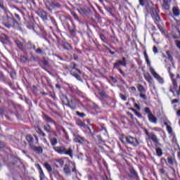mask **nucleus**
I'll return each mask as SVG.
<instances>
[{
	"label": "nucleus",
	"instance_id": "58836bf2",
	"mask_svg": "<svg viewBox=\"0 0 180 180\" xmlns=\"http://www.w3.org/2000/svg\"><path fill=\"white\" fill-rule=\"evenodd\" d=\"M166 54H167L169 60H170V61H172L174 58H172V56L171 55V52L169 51H167Z\"/></svg>",
	"mask_w": 180,
	"mask_h": 180
},
{
	"label": "nucleus",
	"instance_id": "dca6fc26",
	"mask_svg": "<svg viewBox=\"0 0 180 180\" xmlns=\"http://www.w3.org/2000/svg\"><path fill=\"white\" fill-rule=\"evenodd\" d=\"M33 151H35V153H37V154H41L43 153V148L41 146H36L33 145L32 147H30Z\"/></svg>",
	"mask_w": 180,
	"mask_h": 180
},
{
	"label": "nucleus",
	"instance_id": "de8ad7c7",
	"mask_svg": "<svg viewBox=\"0 0 180 180\" xmlns=\"http://www.w3.org/2000/svg\"><path fill=\"white\" fill-rule=\"evenodd\" d=\"M168 164H170V165H174V160L171 158H167Z\"/></svg>",
	"mask_w": 180,
	"mask_h": 180
},
{
	"label": "nucleus",
	"instance_id": "e433bc0d",
	"mask_svg": "<svg viewBox=\"0 0 180 180\" xmlns=\"http://www.w3.org/2000/svg\"><path fill=\"white\" fill-rule=\"evenodd\" d=\"M145 113H147L148 115H153V112H151V110H150V108H144Z\"/></svg>",
	"mask_w": 180,
	"mask_h": 180
},
{
	"label": "nucleus",
	"instance_id": "2f4dec72",
	"mask_svg": "<svg viewBox=\"0 0 180 180\" xmlns=\"http://www.w3.org/2000/svg\"><path fill=\"white\" fill-rule=\"evenodd\" d=\"M76 124H77V126H79V127H84L85 128V124H84V122H82V121L81 120H77L76 122Z\"/></svg>",
	"mask_w": 180,
	"mask_h": 180
},
{
	"label": "nucleus",
	"instance_id": "aec40b11",
	"mask_svg": "<svg viewBox=\"0 0 180 180\" xmlns=\"http://www.w3.org/2000/svg\"><path fill=\"white\" fill-rule=\"evenodd\" d=\"M162 8L165 11H169L171 6H169V4H168V1L166 0H163V4H162Z\"/></svg>",
	"mask_w": 180,
	"mask_h": 180
},
{
	"label": "nucleus",
	"instance_id": "39448f33",
	"mask_svg": "<svg viewBox=\"0 0 180 180\" xmlns=\"http://www.w3.org/2000/svg\"><path fill=\"white\" fill-rule=\"evenodd\" d=\"M71 171H72V172H77L75 165H71L70 164H65L63 167V172L65 175H71Z\"/></svg>",
	"mask_w": 180,
	"mask_h": 180
},
{
	"label": "nucleus",
	"instance_id": "423d86ee",
	"mask_svg": "<svg viewBox=\"0 0 180 180\" xmlns=\"http://www.w3.org/2000/svg\"><path fill=\"white\" fill-rule=\"evenodd\" d=\"M73 141L75 143H78V144H85V143L88 142L86 139L84 138V136H81L78 133H73Z\"/></svg>",
	"mask_w": 180,
	"mask_h": 180
},
{
	"label": "nucleus",
	"instance_id": "cd10ccee",
	"mask_svg": "<svg viewBox=\"0 0 180 180\" xmlns=\"http://www.w3.org/2000/svg\"><path fill=\"white\" fill-rule=\"evenodd\" d=\"M120 64V65H123V67H126L127 61L126 58H122V60L117 61Z\"/></svg>",
	"mask_w": 180,
	"mask_h": 180
},
{
	"label": "nucleus",
	"instance_id": "052dcab7",
	"mask_svg": "<svg viewBox=\"0 0 180 180\" xmlns=\"http://www.w3.org/2000/svg\"><path fill=\"white\" fill-rule=\"evenodd\" d=\"M168 71H169V73L170 74L171 78H172L173 77H175V75H174V74H172V72H171V68L169 67Z\"/></svg>",
	"mask_w": 180,
	"mask_h": 180
},
{
	"label": "nucleus",
	"instance_id": "f3484780",
	"mask_svg": "<svg viewBox=\"0 0 180 180\" xmlns=\"http://www.w3.org/2000/svg\"><path fill=\"white\" fill-rule=\"evenodd\" d=\"M70 74H71V75H72V77H75V78H76V79H77V81H80L81 82H82V79H81V76H79V75H78V73H77L76 71L71 70Z\"/></svg>",
	"mask_w": 180,
	"mask_h": 180
},
{
	"label": "nucleus",
	"instance_id": "4be33fe9",
	"mask_svg": "<svg viewBox=\"0 0 180 180\" xmlns=\"http://www.w3.org/2000/svg\"><path fill=\"white\" fill-rule=\"evenodd\" d=\"M44 119L46 120V122H48V123H53V124L56 125V121L53 120L51 117H49L47 115L44 116Z\"/></svg>",
	"mask_w": 180,
	"mask_h": 180
},
{
	"label": "nucleus",
	"instance_id": "e2e57ef3",
	"mask_svg": "<svg viewBox=\"0 0 180 180\" xmlns=\"http://www.w3.org/2000/svg\"><path fill=\"white\" fill-rule=\"evenodd\" d=\"M15 75H16V72H11V77H12V78H15Z\"/></svg>",
	"mask_w": 180,
	"mask_h": 180
},
{
	"label": "nucleus",
	"instance_id": "c03bdc74",
	"mask_svg": "<svg viewBox=\"0 0 180 180\" xmlns=\"http://www.w3.org/2000/svg\"><path fill=\"white\" fill-rule=\"evenodd\" d=\"M39 175L40 180L44 179V173L43 172V170H41V172H39Z\"/></svg>",
	"mask_w": 180,
	"mask_h": 180
},
{
	"label": "nucleus",
	"instance_id": "2eb2a0df",
	"mask_svg": "<svg viewBox=\"0 0 180 180\" xmlns=\"http://www.w3.org/2000/svg\"><path fill=\"white\" fill-rule=\"evenodd\" d=\"M62 46H63V49H65V50H68V51H71V50H72V46L68 41H63Z\"/></svg>",
	"mask_w": 180,
	"mask_h": 180
},
{
	"label": "nucleus",
	"instance_id": "412c9836",
	"mask_svg": "<svg viewBox=\"0 0 180 180\" xmlns=\"http://www.w3.org/2000/svg\"><path fill=\"white\" fill-rule=\"evenodd\" d=\"M71 67H72V71H77L80 75L82 74V72H81L80 70L77 68V64L75 63H71Z\"/></svg>",
	"mask_w": 180,
	"mask_h": 180
},
{
	"label": "nucleus",
	"instance_id": "4c0bfd02",
	"mask_svg": "<svg viewBox=\"0 0 180 180\" xmlns=\"http://www.w3.org/2000/svg\"><path fill=\"white\" fill-rule=\"evenodd\" d=\"M71 15H72V16H73V18H75L76 19V20H79V17L78 16L77 14H76L75 12L72 11Z\"/></svg>",
	"mask_w": 180,
	"mask_h": 180
},
{
	"label": "nucleus",
	"instance_id": "393cba45",
	"mask_svg": "<svg viewBox=\"0 0 180 180\" xmlns=\"http://www.w3.org/2000/svg\"><path fill=\"white\" fill-rule=\"evenodd\" d=\"M137 89L140 94H146V88H144L143 85L139 84L137 86Z\"/></svg>",
	"mask_w": 180,
	"mask_h": 180
},
{
	"label": "nucleus",
	"instance_id": "c9c22d12",
	"mask_svg": "<svg viewBox=\"0 0 180 180\" xmlns=\"http://www.w3.org/2000/svg\"><path fill=\"white\" fill-rule=\"evenodd\" d=\"M173 27H174V29H175V30H176V32L179 33V36H180V30H179L180 23H178L176 25H174Z\"/></svg>",
	"mask_w": 180,
	"mask_h": 180
},
{
	"label": "nucleus",
	"instance_id": "a19ab883",
	"mask_svg": "<svg viewBox=\"0 0 180 180\" xmlns=\"http://www.w3.org/2000/svg\"><path fill=\"white\" fill-rule=\"evenodd\" d=\"M84 15H89L91 13V8L86 7L84 9Z\"/></svg>",
	"mask_w": 180,
	"mask_h": 180
},
{
	"label": "nucleus",
	"instance_id": "9b49d317",
	"mask_svg": "<svg viewBox=\"0 0 180 180\" xmlns=\"http://www.w3.org/2000/svg\"><path fill=\"white\" fill-rule=\"evenodd\" d=\"M129 178L130 180H137L139 179V174L134 169H131L129 170Z\"/></svg>",
	"mask_w": 180,
	"mask_h": 180
},
{
	"label": "nucleus",
	"instance_id": "0e129e2a",
	"mask_svg": "<svg viewBox=\"0 0 180 180\" xmlns=\"http://www.w3.org/2000/svg\"><path fill=\"white\" fill-rule=\"evenodd\" d=\"M159 172L160 174H165V170L164 169H160Z\"/></svg>",
	"mask_w": 180,
	"mask_h": 180
},
{
	"label": "nucleus",
	"instance_id": "9d476101",
	"mask_svg": "<svg viewBox=\"0 0 180 180\" xmlns=\"http://www.w3.org/2000/svg\"><path fill=\"white\" fill-rule=\"evenodd\" d=\"M60 99H61L62 102L63 103H65V105L70 106V108H71V106H72V100H71L70 101V100L68 99V97H67V96L62 94L60 96Z\"/></svg>",
	"mask_w": 180,
	"mask_h": 180
},
{
	"label": "nucleus",
	"instance_id": "72a5a7b5",
	"mask_svg": "<svg viewBox=\"0 0 180 180\" xmlns=\"http://www.w3.org/2000/svg\"><path fill=\"white\" fill-rule=\"evenodd\" d=\"M165 124L167 126V130L169 134H172V127H171V126L168 125L167 123H165Z\"/></svg>",
	"mask_w": 180,
	"mask_h": 180
},
{
	"label": "nucleus",
	"instance_id": "f8f14e48",
	"mask_svg": "<svg viewBox=\"0 0 180 180\" xmlns=\"http://www.w3.org/2000/svg\"><path fill=\"white\" fill-rule=\"evenodd\" d=\"M44 130L46 131L47 134H49V137H51V134H54V131H53L51 126H50L49 124L44 125Z\"/></svg>",
	"mask_w": 180,
	"mask_h": 180
},
{
	"label": "nucleus",
	"instance_id": "3c124183",
	"mask_svg": "<svg viewBox=\"0 0 180 180\" xmlns=\"http://www.w3.org/2000/svg\"><path fill=\"white\" fill-rule=\"evenodd\" d=\"M120 96L121 99H122V101H127V97H126V96L120 94Z\"/></svg>",
	"mask_w": 180,
	"mask_h": 180
},
{
	"label": "nucleus",
	"instance_id": "a18cd8bd",
	"mask_svg": "<svg viewBox=\"0 0 180 180\" xmlns=\"http://www.w3.org/2000/svg\"><path fill=\"white\" fill-rule=\"evenodd\" d=\"M42 64H44V65H45V67H49V62L46 60V59H43L41 60Z\"/></svg>",
	"mask_w": 180,
	"mask_h": 180
},
{
	"label": "nucleus",
	"instance_id": "680f3d73",
	"mask_svg": "<svg viewBox=\"0 0 180 180\" xmlns=\"http://www.w3.org/2000/svg\"><path fill=\"white\" fill-rule=\"evenodd\" d=\"M128 116H130L131 120H134V116L131 112H127Z\"/></svg>",
	"mask_w": 180,
	"mask_h": 180
},
{
	"label": "nucleus",
	"instance_id": "20e7f679",
	"mask_svg": "<svg viewBox=\"0 0 180 180\" xmlns=\"http://www.w3.org/2000/svg\"><path fill=\"white\" fill-rule=\"evenodd\" d=\"M45 6L49 12H51V11H53V9H56V8H61V5L58 2L56 1L50 2L49 0L45 1Z\"/></svg>",
	"mask_w": 180,
	"mask_h": 180
},
{
	"label": "nucleus",
	"instance_id": "bf43d9fd",
	"mask_svg": "<svg viewBox=\"0 0 180 180\" xmlns=\"http://www.w3.org/2000/svg\"><path fill=\"white\" fill-rule=\"evenodd\" d=\"M0 8L3 9V11H5V6H4V2L0 1Z\"/></svg>",
	"mask_w": 180,
	"mask_h": 180
},
{
	"label": "nucleus",
	"instance_id": "6ab92c4d",
	"mask_svg": "<svg viewBox=\"0 0 180 180\" xmlns=\"http://www.w3.org/2000/svg\"><path fill=\"white\" fill-rule=\"evenodd\" d=\"M148 117L149 122H150L151 123H155V124L157 123V118L153 114L148 115Z\"/></svg>",
	"mask_w": 180,
	"mask_h": 180
},
{
	"label": "nucleus",
	"instance_id": "b1692460",
	"mask_svg": "<svg viewBox=\"0 0 180 180\" xmlns=\"http://www.w3.org/2000/svg\"><path fill=\"white\" fill-rule=\"evenodd\" d=\"M49 141L53 147L54 146H57V143H58L57 138H51V136H49Z\"/></svg>",
	"mask_w": 180,
	"mask_h": 180
},
{
	"label": "nucleus",
	"instance_id": "c85d7f7f",
	"mask_svg": "<svg viewBox=\"0 0 180 180\" xmlns=\"http://www.w3.org/2000/svg\"><path fill=\"white\" fill-rule=\"evenodd\" d=\"M15 44L17 45L18 49H20V50H22V49H23V44H22V41L19 40H15Z\"/></svg>",
	"mask_w": 180,
	"mask_h": 180
},
{
	"label": "nucleus",
	"instance_id": "ddd939ff",
	"mask_svg": "<svg viewBox=\"0 0 180 180\" xmlns=\"http://www.w3.org/2000/svg\"><path fill=\"white\" fill-rule=\"evenodd\" d=\"M38 15L42 19V20H47V12L44 10H39L38 11Z\"/></svg>",
	"mask_w": 180,
	"mask_h": 180
},
{
	"label": "nucleus",
	"instance_id": "338daca9",
	"mask_svg": "<svg viewBox=\"0 0 180 180\" xmlns=\"http://www.w3.org/2000/svg\"><path fill=\"white\" fill-rule=\"evenodd\" d=\"M5 147V143L0 142V148H4Z\"/></svg>",
	"mask_w": 180,
	"mask_h": 180
},
{
	"label": "nucleus",
	"instance_id": "bb28decb",
	"mask_svg": "<svg viewBox=\"0 0 180 180\" xmlns=\"http://www.w3.org/2000/svg\"><path fill=\"white\" fill-rule=\"evenodd\" d=\"M37 133L41 136V137H46V134H44V131L41 130V129L38 128L37 130Z\"/></svg>",
	"mask_w": 180,
	"mask_h": 180
},
{
	"label": "nucleus",
	"instance_id": "7c9ffc66",
	"mask_svg": "<svg viewBox=\"0 0 180 180\" xmlns=\"http://www.w3.org/2000/svg\"><path fill=\"white\" fill-rule=\"evenodd\" d=\"M156 154L158 157H161L162 155V150L160 148H156Z\"/></svg>",
	"mask_w": 180,
	"mask_h": 180
},
{
	"label": "nucleus",
	"instance_id": "c756f323",
	"mask_svg": "<svg viewBox=\"0 0 180 180\" xmlns=\"http://www.w3.org/2000/svg\"><path fill=\"white\" fill-rule=\"evenodd\" d=\"M0 39L1 40H4V41H8V40H9V39L8 38V36H6V34H1L0 35Z\"/></svg>",
	"mask_w": 180,
	"mask_h": 180
},
{
	"label": "nucleus",
	"instance_id": "774afa93",
	"mask_svg": "<svg viewBox=\"0 0 180 180\" xmlns=\"http://www.w3.org/2000/svg\"><path fill=\"white\" fill-rule=\"evenodd\" d=\"M36 53H39V54H41V53H42V51H41V49H37L36 50Z\"/></svg>",
	"mask_w": 180,
	"mask_h": 180
},
{
	"label": "nucleus",
	"instance_id": "864d4df0",
	"mask_svg": "<svg viewBox=\"0 0 180 180\" xmlns=\"http://www.w3.org/2000/svg\"><path fill=\"white\" fill-rule=\"evenodd\" d=\"M119 67H120V65L119 64L118 61L114 63V68H119Z\"/></svg>",
	"mask_w": 180,
	"mask_h": 180
},
{
	"label": "nucleus",
	"instance_id": "f704fd0d",
	"mask_svg": "<svg viewBox=\"0 0 180 180\" xmlns=\"http://www.w3.org/2000/svg\"><path fill=\"white\" fill-rule=\"evenodd\" d=\"M173 89L176 91V88H178V84L176 83V80L175 79H172Z\"/></svg>",
	"mask_w": 180,
	"mask_h": 180
},
{
	"label": "nucleus",
	"instance_id": "0eeeda50",
	"mask_svg": "<svg viewBox=\"0 0 180 180\" xmlns=\"http://www.w3.org/2000/svg\"><path fill=\"white\" fill-rule=\"evenodd\" d=\"M15 23H16V20L11 17L6 16V22L4 23V26L8 27V29H11L13 26H15Z\"/></svg>",
	"mask_w": 180,
	"mask_h": 180
},
{
	"label": "nucleus",
	"instance_id": "7ed1b4c3",
	"mask_svg": "<svg viewBox=\"0 0 180 180\" xmlns=\"http://www.w3.org/2000/svg\"><path fill=\"white\" fill-rule=\"evenodd\" d=\"M146 10L148 13H151L152 18L156 20V22H160L161 20V18H160V15L157 13V10L153 7V2L148 3L146 6Z\"/></svg>",
	"mask_w": 180,
	"mask_h": 180
},
{
	"label": "nucleus",
	"instance_id": "6e6d98bb",
	"mask_svg": "<svg viewBox=\"0 0 180 180\" xmlns=\"http://www.w3.org/2000/svg\"><path fill=\"white\" fill-rule=\"evenodd\" d=\"M134 108H136V109L138 110H141V107H140V105H139L137 103H134Z\"/></svg>",
	"mask_w": 180,
	"mask_h": 180
},
{
	"label": "nucleus",
	"instance_id": "5701e85b",
	"mask_svg": "<svg viewBox=\"0 0 180 180\" xmlns=\"http://www.w3.org/2000/svg\"><path fill=\"white\" fill-rule=\"evenodd\" d=\"M144 78L148 81L149 84H153V77L150 74H144Z\"/></svg>",
	"mask_w": 180,
	"mask_h": 180
},
{
	"label": "nucleus",
	"instance_id": "13d9d810",
	"mask_svg": "<svg viewBox=\"0 0 180 180\" xmlns=\"http://www.w3.org/2000/svg\"><path fill=\"white\" fill-rule=\"evenodd\" d=\"M134 113H135L136 116H137L138 117H142L141 113H140L137 111H135Z\"/></svg>",
	"mask_w": 180,
	"mask_h": 180
},
{
	"label": "nucleus",
	"instance_id": "37998d69",
	"mask_svg": "<svg viewBox=\"0 0 180 180\" xmlns=\"http://www.w3.org/2000/svg\"><path fill=\"white\" fill-rule=\"evenodd\" d=\"M140 98H141V99H143V101H147V96H146V94H144V93H141L139 94Z\"/></svg>",
	"mask_w": 180,
	"mask_h": 180
},
{
	"label": "nucleus",
	"instance_id": "473e14b6",
	"mask_svg": "<svg viewBox=\"0 0 180 180\" xmlns=\"http://www.w3.org/2000/svg\"><path fill=\"white\" fill-rule=\"evenodd\" d=\"M55 161L56 162H58L60 167H63V165H64V160L63 159H56Z\"/></svg>",
	"mask_w": 180,
	"mask_h": 180
},
{
	"label": "nucleus",
	"instance_id": "ea45409f",
	"mask_svg": "<svg viewBox=\"0 0 180 180\" xmlns=\"http://www.w3.org/2000/svg\"><path fill=\"white\" fill-rule=\"evenodd\" d=\"M77 11L79 13H80V15H82V16H85V11L83 8H77Z\"/></svg>",
	"mask_w": 180,
	"mask_h": 180
},
{
	"label": "nucleus",
	"instance_id": "f03ea898",
	"mask_svg": "<svg viewBox=\"0 0 180 180\" xmlns=\"http://www.w3.org/2000/svg\"><path fill=\"white\" fill-rule=\"evenodd\" d=\"M120 140L123 144H130L132 147H137L140 143L137 140V139L131 136H124L122 135L120 138Z\"/></svg>",
	"mask_w": 180,
	"mask_h": 180
},
{
	"label": "nucleus",
	"instance_id": "a878e982",
	"mask_svg": "<svg viewBox=\"0 0 180 180\" xmlns=\"http://www.w3.org/2000/svg\"><path fill=\"white\" fill-rule=\"evenodd\" d=\"M172 11H173V14H174V16H179V15L180 12H179V9H178V8L174 7L172 8Z\"/></svg>",
	"mask_w": 180,
	"mask_h": 180
},
{
	"label": "nucleus",
	"instance_id": "a211bd4d",
	"mask_svg": "<svg viewBox=\"0 0 180 180\" xmlns=\"http://www.w3.org/2000/svg\"><path fill=\"white\" fill-rule=\"evenodd\" d=\"M44 167H45V168L47 169V171H48L49 172H51V175H53V174H54L56 173V172H55V171L52 172V171H53V169L51 168V165H50V164H49V163H45V164H44Z\"/></svg>",
	"mask_w": 180,
	"mask_h": 180
},
{
	"label": "nucleus",
	"instance_id": "49530a36",
	"mask_svg": "<svg viewBox=\"0 0 180 180\" xmlns=\"http://www.w3.org/2000/svg\"><path fill=\"white\" fill-rule=\"evenodd\" d=\"M105 11H107V12H108V13H110L112 15V8L109 6H105Z\"/></svg>",
	"mask_w": 180,
	"mask_h": 180
},
{
	"label": "nucleus",
	"instance_id": "4468645a",
	"mask_svg": "<svg viewBox=\"0 0 180 180\" xmlns=\"http://www.w3.org/2000/svg\"><path fill=\"white\" fill-rule=\"evenodd\" d=\"M26 140L27 141H28L30 147L34 146V139L32 135L30 134L27 135Z\"/></svg>",
	"mask_w": 180,
	"mask_h": 180
},
{
	"label": "nucleus",
	"instance_id": "1a4fd4ad",
	"mask_svg": "<svg viewBox=\"0 0 180 180\" xmlns=\"http://www.w3.org/2000/svg\"><path fill=\"white\" fill-rule=\"evenodd\" d=\"M145 133L146 136H148V139H150L151 141H153V143H155V144H158V138L157 137V135L154 134V132H148L147 129L145 130Z\"/></svg>",
	"mask_w": 180,
	"mask_h": 180
},
{
	"label": "nucleus",
	"instance_id": "f257e3e1",
	"mask_svg": "<svg viewBox=\"0 0 180 180\" xmlns=\"http://www.w3.org/2000/svg\"><path fill=\"white\" fill-rule=\"evenodd\" d=\"M53 150L58 153V154L69 155L71 158L74 157V150H72L71 147L67 148L65 146H54Z\"/></svg>",
	"mask_w": 180,
	"mask_h": 180
},
{
	"label": "nucleus",
	"instance_id": "5fc2aeb1",
	"mask_svg": "<svg viewBox=\"0 0 180 180\" xmlns=\"http://www.w3.org/2000/svg\"><path fill=\"white\" fill-rule=\"evenodd\" d=\"M153 50L155 54H157V53H158V49H157V46H153Z\"/></svg>",
	"mask_w": 180,
	"mask_h": 180
},
{
	"label": "nucleus",
	"instance_id": "4d7b16f0",
	"mask_svg": "<svg viewBox=\"0 0 180 180\" xmlns=\"http://www.w3.org/2000/svg\"><path fill=\"white\" fill-rule=\"evenodd\" d=\"M139 4H140V5H141V6H144V5L146 4V1L145 0H139Z\"/></svg>",
	"mask_w": 180,
	"mask_h": 180
},
{
	"label": "nucleus",
	"instance_id": "69168bd1",
	"mask_svg": "<svg viewBox=\"0 0 180 180\" xmlns=\"http://www.w3.org/2000/svg\"><path fill=\"white\" fill-rule=\"evenodd\" d=\"M179 101L178 99H174L172 101V103H178Z\"/></svg>",
	"mask_w": 180,
	"mask_h": 180
},
{
	"label": "nucleus",
	"instance_id": "603ef678",
	"mask_svg": "<svg viewBox=\"0 0 180 180\" xmlns=\"http://www.w3.org/2000/svg\"><path fill=\"white\" fill-rule=\"evenodd\" d=\"M5 79V75H4V73L2 71H0V80H4Z\"/></svg>",
	"mask_w": 180,
	"mask_h": 180
},
{
	"label": "nucleus",
	"instance_id": "79ce46f5",
	"mask_svg": "<svg viewBox=\"0 0 180 180\" xmlns=\"http://www.w3.org/2000/svg\"><path fill=\"white\" fill-rule=\"evenodd\" d=\"M76 115L79 117H85L86 115L84 112H79V111L76 112Z\"/></svg>",
	"mask_w": 180,
	"mask_h": 180
},
{
	"label": "nucleus",
	"instance_id": "8fccbe9b",
	"mask_svg": "<svg viewBox=\"0 0 180 180\" xmlns=\"http://www.w3.org/2000/svg\"><path fill=\"white\" fill-rule=\"evenodd\" d=\"M175 44L177 47V49H179L180 50V41L179 40H176L175 41Z\"/></svg>",
	"mask_w": 180,
	"mask_h": 180
},
{
	"label": "nucleus",
	"instance_id": "09e8293b",
	"mask_svg": "<svg viewBox=\"0 0 180 180\" xmlns=\"http://www.w3.org/2000/svg\"><path fill=\"white\" fill-rule=\"evenodd\" d=\"M100 38L103 41H104V43H106V37H105V35L101 34L100 35Z\"/></svg>",
	"mask_w": 180,
	"mask_h": 180
},
{
	"label": "nucleus",
	"instance_id": "6e6552de",
	"mask_svg": "<svg viewBox=\"0 0 180 180\" xmlns=\"http://www.w3.org/2000/svg\"><path fill=\"white\" fill-rule=\"evenodd\" d=\"M150 71L154 78H155V79H157L158 82H160V84H164V79L155 72V70H154V68H150Z\"/></svg>",
	"mask_w": 180,
	"mask_h": 180
}]
</instances>
